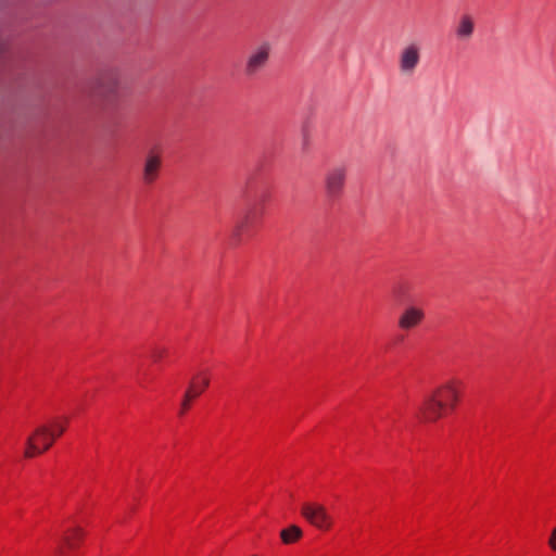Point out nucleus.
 Segmentation results:
<instances>
[{"label":"nucleus","mask_w":556,"mask_h":556,"mask_svg":"<svg viewBox=\"0 0 556 556\" xmlns=\"http://www.w3.org/2000/svg\"><path fill=\"white\" fill-rule=\"evenodd\" d=\"M348 169L345 165L338 164L329 167L324 176V190L328 200L339 199L344 190Z\"/></svg>","instance_id":"obj_3"},{"label":"nucleus","mask_w":556,"mask_h":556,"mask_svg":"<svg viewBox=\"0 0 556 556\" xmlns=\"http://www.w3.org/2000/svg\"><path fill=\"white\" fill-rule=\"evenodd\" d=\"M549 547L556 552V527L553 529L552 534L548 540Z\"/></svg>","instance_id":"obj_18"},{"label":"nucleus","mask_w":556,"mask_h":556,"mask_svg":"<svg viewBox=\"0 0 556 556\" xmlns=\"http://www.w3.org/2000/svg\"><path fill=\"white\" fill-rule=\"evenodd\" d=\"M303 535L300 527L291 525L288 528L281 530L280 538L285 544H292L299 541Z\"/></svg>","instance_id":"obj_12"},{"label":"nucleus","mask_w":556,"mask_h":556,"mask_svg":"<svg viewBox=\"0 0 556 556\" xmlns=\"http://www.w3.org/2000/svg\"><path fill=\"white\" fill-rule=\"evenodd\" d=\"M5 49H7L5 41L2 38H0V55L5 51Z\"/></svg>","instance_id":"obj_19"},{"label":"nucleus","mask_w":556,"mask_h":556,"mask_svg":"<svg viewBox=\"0 0 556 556\" xmlns=\"http://www.w3.org/2000/svg\"><path fill=\"white\" fill-rule=\"evenodd\" d=\"M55 441V433L48 425L38 426L26 440L24 456L33 458L48 451Z\"/></svg>","instance_id":"obj_2"},{"label":"nucleus","mask_w":556,"mask_h":556,"mask_svg":"<svg viewBox=\"0 0 556 556\" xmlns=\"http://www.w3.org/2000/svg\"><path fill=\"white\" fill-rule=\"evenodd\" d=\"M476 29L475 17L470 13H463L454 26L455 37L459 41H469Z\"/></svg>","instance_id":"obj_10"},{"label":"nucleus","mask_w":556,"mask_h":556,"mask_svg":"<svg viewBox=\"0 0 556 556\" xmlns=\"http://www.w3.org/2000/svg\"><path fill=\"white\" fill-rule=\"evenodd\" d=\"M195 388L197 382L190 381L189 388L187 389L181 402L180 415H184L189 409L191 401L201 394V390H195Z\"/></svg>","instance_id":"obj_13"},{"label":"nucleus","mask_w":556,"mask_h":556,"mask_svg":"<svg viewBox=\"0 0 556 556\" xmlns=\"http://www.w3.org/2000/svg\"><path fill=\"white\" fill-rule=\"evenodd\" d=\"M249 222V217L247 216L242 222L238 223L232 231V237L235 240H239L242 231L244 230L247 224Z\"/></svg>","instance_id":"obj_16"},{"label":"nucleus","mask_w":556,"mask_h":556,"mask_svg":"<svg viewBox=\"0 0 556 556\" xmlns=\"http://www.w3.org/2000/svg\"><path fill=\"white\" fill-rule=\"evenodd\" d=\"M162 168V155L155 150H150L144 159L142 165V181L147 186L153 185L159 178Z\"/></svg>","instance_id":"obj_7"},{"label":"nucleus","mask_w":556,"mask_h":556,"mask_svg":"<svg viewBox=\"0 0 556 556\" xmlns=\"http://www.w3.org/2000/svg\"><path fill=\"white\" fill-rule=\"evenodd\" d=\"M167 353V350L165 348H155L152 351L151 357L154 362H160Z\"/></svg>","instance_id":"obj_17"},{"label":"nucleus","mask_w":556,"mask_h":556,"mask_svg":"<svg viewBox=\"0 0 556 556\" xmlns=\"http://www.w3.org/2000/svg\"><path fill=\"white\" fill-rule=\"evenodd\" d=\"M118 86L117 77L114 74H106L97 80L93 93L103 101L111 102L117 96Z\"/></svg>","instance_id":"obj_8"},{"label":"nucleus","mask_w":556,"mask_h":556,"mask_svg":"<svg viewBox=\"0 0 556 556\" xmlns=\"http://www.w3.org/2000/svg\"><path fill=\"white\" fill-rule=\"evenodd\" d=\"M462 382L450 379L428 394L419 407L420 419L433 422L448 409H454L459 400Z\"/></svg>","instance_id":"obj_1"},{"label":"nucleus","mask_w":556,"mask_h":556,"mask_svg":"<svg viewBox=\"0 0 556 556\" xmlns=\"http://www.w3.org/2000/svg\"><path fill=\"white\" fill-rule=\"evenodd\" d=\"M425 316L424 308L416 305H408L399 315L397 327L403 331H410L424 321Z\"/></svg>","instance_id":"obj_9"},{"label":"nucleus","mask_w":556,"mask_h":556,"mask_svg":"<svg viewBox=\"0 0 556 556\" xmlns=\"http://www.w3.org/2000/svg\"><path fill=\"white\" fill-rule=\"evenodd\" d=\"M67 424H68V419L66 417H64V418L54 419L47 425L50 427L51 430L54 431L55 439H56L64 433Z\"/></svg>","instance_id":"obj_14"},{"label":"nucleus","mask_w":556,"mask_h":556,"mask_svg":"<svg viewBox=\"0 0 556 556\" xmlns=\"http://www.w3.org/2000/svg\"><path fill=\"white\" fill-rule=\"evenodd\" d=\"M191 381H195L197 382V388L195 390H201V393L208 387L210 384V379L206 375L204 374H199L197 375L195 377L192 378Z\"/></svg>","instance_id":"obj_15"},{"label":"nucleus","mask_w":556,"mask_h":556,"mask_svg":"<svg viewBox=\"0 0 556 556\" xmlns=\"http://www.w3.org/2000/svg\"><path fill=\"white\" fill-rule=\"evenodd\" d=\"M271 47L268 42H263L250 51L245 59L243 73L247 77H254L262 72L269 62Z\"/></svg>","instance_id":"obj_4"},{"label":"nucleus","mask_w":556,"mask_h":556,"mask_svg":"<svg viewBox=\"0 0 556 556\" xmlns=\"http://www.w3.org/2000/svg\"><path fill=\"white\" fill-rule=\"evenodd\" d=\"M84 530L79 527L71 529L63 538V545L56 549L59 555L65 554V548L75 549L84 538Z\"/></svg>","instance_id":"obj_11"},{"label":"nucleus","mask_w":556,"mask_h":556,"mask_svg":"<svg viewBox=\"0 0 556 556\" xmlns=\"http://www.w3.org/2000/svg\"><path fill=\"white\" fill-rule=\"evenodd\" d=\"M420 63V47L416 42L405 46L399 54V71L404 76H412Z\"/></svg>","instance_id":"obj_6"},{"label":"nucleus","mask_w":556,"mask_h":556,"mask_svg":"<svg viewBox=\"0 0 556 556\" xmlns=\"http://www.w3.org/2000/svg\"><path fill=\"white\" fill-rule=\"evenodd\" d=\"M301 514L312 526L320 530H328L332 526L330 515L320 504L305 503L301 508Z\"/></svg>","instance_id":"obj_5"}]
</instances>
